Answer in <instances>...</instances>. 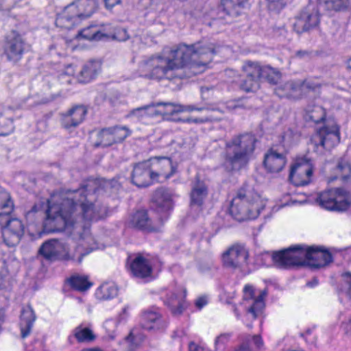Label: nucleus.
Masks as SVG:
<instances>
[{
  "instance_id": "1",
  "label": "nucleus",
  "mask_w": 351,
  "mask_h": 351,
  "mask_svg": "<svg viewBox=\"0 0 351 351\" xmlns=\"http://www.w3.org/2000/svg\"><path fill=\"white\" fill-rule=\"evenodd\" d=\"M219 46L213 43L197 42L187 45L180 44L171 49L165 59L166 69H183L180 77H191L202 73L204 68L213 60V56L219 52Z\"/></svg>"
},
{
  "instance_id": "2",
  "label": "nucleus",
  "mask_w": 351,
  "mask_h": 351,
  "mask_svg": "<svg viewBox=\"0 0 351 351\" xmlns=\"http://www.w3.org/2000/svg\"><path fill=\"white\" fill-rule=\"evenodd\" d=\"M44 210L45 219L43 223L44 230L47 232H62L70 229L79 221L75 212L74 199L70 196L58 199L52 197L47 202L34 204L31 210L27 212L26 217H31L34 213Z\"/></svg>"
},
{
  "instance_id": "3",
  "label": "nucleus",
  "mask_w": 351,
  "mask_h": 351,
  "mask_svg": "<svg viewBox=\"0 0 351 351\" xmlns=\"http://www.w3.org/2000/svg\"><path fill=\"white\" fill-rule=\"evenodd\" d=\"M119 184L116 180L88 179L80 189L69 190L70 196L74 199V206L78 221L84 219L92 221L101 217L102 210L97 208L93 202L95 201L97 194L102 192L111 193L118 190Z\"/></svg>"
},
{
  "instance_id": "4",
  "label": "nucleus",
  "mask_w": 351,
  "mask_h": 351,
  "mask_svg": "<svg viewBox=\"0 0 351 351\" xmlns=\"http://www.w3.org/2000/svg\"><path fill=\"white\" fill-rule=\"evenodd\" d=\"M272 259L280 267L302 266L306 263L313 267L320 268L332 262L331 254L319 247L306 248L295 245L273 253Z\"/></svg>"
},
{
  "instance_id": "5",
  "label": "nucleus",
  "mask_w": 351,
  "mask_h": 351,
  "mask_svg": "<svg viewBox=\"0 0 351 351\" xmlns=\"http://www.w3.org/2000/svg\"><path fill=\"white\" fill-rule=\"evenodd\" d=\"M256 138L250 133L233 137L226 144L223 165L229 171H239L245 167L255 149Z\"/></svg>"
},
{
  "instance_id": "6",
  "label": "nucleus",
  "mask_w": 351,
  "mask_h": 351,
  "mask_svg": "<svg viewBox=\"0 0 351 351\" xmlns=\"http://www.w3.org/2000/svg\"><path fill=\"white\" fill-rule=\"evenodd\" d=\"M14 209L10 193L0 187V228L3 241L9 247L17 245L24 234L21 221L13 215Z\"/></svg>"
},
{
  "instance_id": "7",
  "label": "nucleus",
  "mask_w": 351,
  "mask_h": 351,
  "mask_svg": "<svg viewBox=\"0 0 351 351\" xmlns=\"http://www.w3.org/2000/svg\"><path fill=\"white\" fill-rule=\"evenodd\" d=\"M264 208L260 195L254 189L244 184L232 199L229 208L230 214L239 221L256 219Z\"/></svg>"
},
{
  "instance_id": "8",
  "label": "nucleus",
  "mask_w": 351,
  "mask_h": 351,
  "mask_svg": "<svg viewBox=\"0 0 351 351\" xmlns=\"http://www.w3.org/2000/svg\"><path fill=\"white\" fill-rule=\"evenodd\" d=\"M91 250L84 251L83 247L78 245L72 254L66 251V245L56 239L45 241L39 248L38 253L47 261L58 259L73 261L80 264L84 256L88 254Z\"/></svg>"
},
{
  "instance_id": "9",
  "label": "nucleus",
  "mask_w": 351,
  "mask_h": 351,
  "mask_svg": "<svg viewBox=\"0 0 351 351\" xmlns=\"http://www.w3.org/2000/svg\"><path fill=\"white\" fill-rule=\"evenodd\" d=\"M316 202L326 210L343 211L351 205V194L342 188L328 190L319 193Z\"/></svg>"
},
{
  "instance_id": "10",
  "label": "nucleus",
  "mask_w": 351,
  "mask_h": 351,
  "mask_svg": "<svg viewBox=\"0 0 351 351\" xmlns=\"http://www.w3.org/2000/svg\"><path fill=\"white\" fill-rule=\"evenodd\" d=\"M340 141L339 128L336 124L325 125L317 130L310 140L313 151L322 153L323 149L330 150Z\"/></svg>"
},
{
  "instance_id": "11",
  "label": "nucleus",
  "mask_w": 351,
  "mask_h": 351,
  "mask_svg": "<svg viewBox=\"0 0 351 351\" xmlns=\"http://www.w3.org/2000/svg\"><path fill=\"white\" fill-rule=\"evenodd\" d=\"M247 77L255 78L258 81L265 80L269 84H276L281 79V73L269 65L261 66L257 62L247 61L242 66Z\"/></svg>"
},
{
  "instance_id": "12",
  "label": "nucleus",
  "mask_w": 351,
  "mask_h": 351,
  "mask_svg": "<svg viewBox=\"0 0 351 351\" xmlns=\"http://www.w3.org/2000/svg\"><path fill=\"white\" fill-rule=\"evenodd\" d=\"M28 45L23 36L16 31L9 32L3 45V53L8 61L16 63L23 57Z\"/></svg>"
},
{
  "instance_id": "13",
  "label": "nucleus",
  "mask_w": 351,
  "mask_h": 351,
  "mask_svg": "<svg viewBox=\"0 0 351 351\" xmlns=\"http://www.w3.org/2000/svg\"><path fill=\"white\" fill-rule=\"evenodd\" d=\"M248 258L249 251L244 245L241 243L232 245L221 256L223 266L234 270L246 265Z\"/></svg>"
},
{
  "instance_id": "14",
  "label": "nucleus",
  "mask_w": 351,
  "mask_h": 351,
  "mask_svg": "<svg viewBox=\"0 0 351 351\" xmlns=\"http://www.w3.org/2000/svg\"><path fill=\"white\" fill-rule=\"evenodd\" d=\"M319 23V9L317 5L309 3L301 11L300 14L295 17V21L293 23V29L300 34L314 29Z\"/></svg>"
},
{
  "instance_id": "15",
  "label": "nucleus",
  "mask_w": 351,
  "mask_h": 351,
  "mask_svg": "<svg viewBox=\"0 0 351 351\" xmlns=\"http://www.w3.org/2000/svg\"><path fill=\"white\" fill-rule=\"evenodd\" d=\"M313 174L312 165L306 158H298L292 166L289 178L295 186H304L310 182Z\"/></svg>"
},
{
  "instance_id": "16",
  "label": "nucleus",
  "mask_w": 351,
  "mask_h": 351,
  "mask_svg": "<svg viewBox=\"0 0 351 351\" xmlns=\"http://www.w3.org/2000/svg\"><path fill=\"white\" fill-rule=\"evenodd\" d=\"M152 162L147 160L136 164L132 173V182L138 187H147L152 184L154 171Z\"/></svg>"
},
{
  "instance_id": "17",
  "label": "nucleus",
  "mask_w": 351,
  "mask_h": 351,
  "mask_svg": "<svg viewBox=\"0 0 351 351\" xmlns=\"http://www.w3.org/2000/svg\"><path fill=\"white\" fill-rule=\"evenodd\" d=\"M155 215H158L159 221L162 223L172 208L171 194L169 190L160 188L155 192Z\"/></svg>"
},
{
  "instance_id": "18",
  "label": "nucleus",
  "mask_w": 351,
  "mask_h": 351,
  "mask_svg": "<svg viewBox=\"0 0 351 351\" xmlns=\"http://www.w3.org/2000/svg\"><path fill=\"white\" fill-rule=\"evenodd\" d=\"M87 110L84 106H75L60 114L62 128L69 130L77 127L84 120Z\"/></svg>"
},
{
  "instance_id": "19",
  "label": "nucleus",
  "mask_w": 351,
  "mask_h": 351,
  "mask_svg": "<svg viewBox=\"0 0 351 351\" xmlns=\"http://www.w3.org/2000/svg\"><path fill=\"white\" fill-rule=\"evenodd\" d=\"M186 295V289L180 286L170 295L167 296L165 304L168 306L174 316L181 315L185 309Z\"/></svg>"
},
{
  "instance_id": "20",
  "label": "nucleus",
  "mask_w": 351,
  "mask_h": 351,
  "mask_svg": "<svg viewBox=\"0 0 351 351\" xmlns=\"http://www.w3.org/2000/svg\"><path fill=\"white\" fill-rule=\"evenodd\" d=\"M155 116L161 115L164 119H171L170 116L184 111H202L204 108H197L194 106H176L171 103L160 102L155 104Z\"/></svg>"
},
{
  "instance_id": "21",
  "label": "nucleus",
  "mask_w": 351,
  "mask_h": 351,
  "mask_svg": "<svg viewBox=\"0 0 351 351\" xmlns=\"http://www.w3.org/2000/svg\"><path fill=\"white\" fill-rule=\"evenodd\" d=\"M75 7L68 5L62 12L58 14L56 25L62 29H71L80 24V19L75 12Z\"/></svg>"
},
{
  "instance_id": "22",
  "label": "nucleus",
  "mask_w": 351,
  "mask_h": 351,
  "mask_svg": "<svg viewBox=\"0 0 351 351\" xmlns=\"http://www.w3.org/2000/svg\"><path fill=\"white\" fill-rule=\"evenodd\" d=\"M130 269L133 276L141 279L150 276L152 271L150 262L141 254L131 261Z\"/></svg>"
},
{
  "instance_id": "23",
  "label": "nucleus",
  "mask_w": 351,
  "mask_h": 351,
  "mask_svg": "<svg viewBox=\"0 0 351 351\" xmlns=\"http://www.w3.org/2000/svg\"><path fill=\"white\" fill-rule=\"evenodd\" d=\"M246 3L241 0H221L218 5L220 18H234L239 16Z\"/></svg>"
},
{
  "instance_id": "24",
  "label": "nucleus",
  "mask_w": 351,
  "mask_h": 351,
  "mask_svg": "<svg viewBox=\"0 0 351 351\" xmlns=\"http://www.w3.org/2000/svg\"><path fill=\"white\" fill-rule=\"evenodd\" d=\"M287 162L285 155L278 152L273 148L265 155L263 164L267 171L278 173L280 171Z\"/></svg>"
},
{
  "instance_id": "25",
  "label": "nucleus",
  "mask_w": 351,
  "mask_h": 351,
  "mask_svg": "<svg viewBox=\"0 0 351 351\" xmlns=\"http://www.w3.org/2000/svg\"><path fill=\"white\" fill-rule=\"evenodd\" d=\"M69 5L75 7V12L81 21L90 17L97 8L95 0H75Z\"/></svg>"
},
{
  "instance_id": "26",
  "label": "nucleus",
  "mask_w": 351,
  "mask_h": 351,
  "mask_svg": "<svg viewBox=\"0 0 351 351\" xmlns=\"http://www.w3.org/2000/svg\"><path fill=\"white\" fill-rule=\"evenodd\" d=\"M35 320L36 315L32 306L28 305L23 308L21 311L20 322V328L22 338H25L30 334Z\"/></svg>"
},
{
  "instance_id": "27",
  "label": "nucleus",
  "mask_w": 351,
  "mask_h": 351,
  "mask_svg": "<svg viewBox=\"0 0 351 351\" xmlns=\"http://www.w3.org/2000/svg\"><path fill=\"white\" fill-rule=\"evenodd\" d=\"M101 64L97 60H90L82 67L77 76L81 83H88L94 79L101 70Z\"/></svg>"
},
{
  "instance_id": "28",
  "label": "nucleus",
  "mask_w": 351,
  "mask_h": 351,
  "mask_svg": "<svg viewBox=\"0 0 351 351\" xmlns=\"http://www.w3.org/2000/svg\"><path fill=\"white\" fill-rule=\"evenodd\" d=\"M275 93L281 98L298 99L300 98V85L294 82H287L276 87Z\"/></svg>"
},
{
  "instance_id": "29",
  "label": "nucleus",
  "mask_w": 351,
  "mask_h": 351,
  "mask_svg": "<svg viewBox=\"0 0 351 351\" xmlns=\"http://www.w3.org/2000/svg\"><path fill=\"white\" fill-rule=\"evenodd\" d=\"M151 220L148 217L147 210H141L134 213L130 220V224L137 229L144 231H152Z\"/></svg>"
},
{
  "instance_id": "30",
  "label": "nucleus",
  "mask_w": 351,
  "mask_h": 351,
  "mask_svg": "<svg viewBox=\"0 0 351 351\" xmlns=\"http://www.w3.org/2000/svg\"><path fill=\"white\" fill-rule=\"evenodd\" d=\"M207 194L208 189L206 184L203 182L197 180L192 188L191 193V204L198 206H202Z\"/></svg>"
},
{
  "instance_id": "31",
  "label": "nucleus",
  "mask_w": 351,
  "mask_h": 351,
  "mask_svg": "<svg viewBox=\"0 0 351 351\" xmlns=\"http://www.w3.org/2000/svg\"><path fill=\"white\" fill-rule=\"evenodd\" d=\"M73 335L79 343L92 342L96 339L90 326H84L82 324L73 329Z\"/></svg>"
},
{
  "instance_id": "32",
  "label": "nucleus",
  "mask_w": 351,
  "mask_h": 351,
  "mask_svg": "<svg viewBox=\"0 0 351 351\" xmlns=\"http://www.w3.org/2000/svg\"><path fill=\"white\" fill-rule=\"evenodd\" d=\"M326 113L324 109L320 106H308L306 109L304 119L306 121L318 123L324 120Z\"/></svg>"
},
{
  "instance_id": "33",
  "label": "nucleus",
  "mask_w": 351,
  "mask_h": 351,
  "mask_svg": "<svg viewBox=\"0 0 351 351\" xmlns=\"http://www.w3.org/2000/svg\"><path fill=\"white\" fill-rule=\"evenodd\" d=\"M107 36L106 34L101 33L96 25H90L81 29L77 34L78 38L88 40H99Z\"/></svg>"
},
{
  "instance_id": "34",
  "label": "nucleus",
  "mask_w": 351,
  "mask_h": 351,
  "mask_svg": "<svg viewBox=\"0 0 351 351\" xmlns=\"http://www.w3.org/2000/svg\"><path fill=\"white\" fill-rule=\"evenodd\" d=\"M155 161L157 164L162 165V171L158 173L155 172V180L160 176H163L165 180L169 178L173 174V166L170 158L155 156Z\"/></svg>"
},
{
  "instance_id": "35",
  "label": "nucleus",
  "mask_w": 351,
  "mask_h": 351,
  "mask_svg": "<svg viewBox=\"0 0 351 351\" xmlns=\"http://www.w3.org/2000/svg\"><path fill=\"white\" fill-rule=\"evenodd\" d=\"M114 144L111 130L110 128H103L97 134V139L95 141L94 146L98 147H108Z\"/></svg>"
},
{
  "instance_id": "36",
  "label": "nucleus",
  "mask_w": 351,
  "mask_h": 351,
  "mask_svg": "<svg viewBox=\"0 0 351 351\" xmlns=\"http://www.w3.org/2000/svg\"><path fill=\"white\" fill-rule=\"evenodd\" d=\"M337 175L334 179L340 178L343 180H348L351 176V166L348 160L340 158L335 168Z\"/></svg>"
},
{
  "instance_id": "37",
  "label": "nucleus",
  "mask_w": 351,
  "mask_h": 351,
  "mask_svg": "<svg viewBox=\"0 0 351 351\" xmlns=\"http://www.w3.org/2000/svg\"><path fill=\"white\" fill-rule=\"evenodd\" d=\"M69 282L73 289L80 291H86L92 285V284L88 281L87 277L84 276H73L70 278Z\"/></svg>"
},
{
  "instance_id": "38",
  "label": "nucleus",
  "mask_w": 351,
  "mask_h": 351,
  "mask_svg": "<svg viewBox=\"0 0 351 351\" xmlns=\"http://www.w3.org/2000/svg\"><path fill=\"white\" fill-rule=\"evenodd\" d=\"M328 10L339 11L351 5V0H324Z\"/></svg>"
},
{
  "instance_id": "39",
  "label": "nucleus",
  "mask_w": 351,
  "mask_h": 351,
  "mask_svg": "<svg viewBox=\"0 0 351 351\" xmlns=\"http://www.w3.org/2000/svg\"><path fill=\"white\" fill-rule=\"evenodd\" d=\"M341 285L339 291L345 293L349 298L351 294V272L346 271L341 275Z\"/></svg>"
},
{
  "instance_id": "40",
  "label": "nucleus",
  "mask_w": 351,
  "mask_h": 351,
  "mask_svg": "<svg viewBox=\"0 0 351 351\" xmlns=\"http://www.w3.org/2000/svg\"><path fill=\"white\" fill-rule=\"evenodd\" d=\"M154 114V105L153 104L139 107L132 110L130 114L134 116L138 119H143L147 117H151Z\"/></svg>"
},
{
  "instance_id": "41",
  "label": "nucleus",
  "mask_w": 351,
  "mask_h": 351,
  "mask_svg": "<svg viewBox=\"0 0 351 351\" xmlns=\"http://www.w3.org/2000/svg\"><path fill=\"white\" fill-rule=\"evenodd\" d=\"M110 128L114 143L123 141L129 135V131L125 127L115 126Z\"/></svg>"
},
{
  "instance_id": "42",
  "label": "nucleus",
  "mask_w": 351,
  "mask_h": 351,
  "mask_svg": "<svg viewBox=\"0 0 351 351\" xmlns=\"http://www.w3.org/2000/svg\"><path fill=\"white\" fill-rule=\"evenodd\" d=\"M240 86L245 92H254L259 88L260 81L245 75V78L241 82Z\"/></svg>"
},
{
  "instance_id": "43",
  "label": "nucleus",
  "mask_w": 351,
  "mask_h": 351,
  "mask_svg": "<svg viewBox=\"0 0 351 351\" xmlns=\"http://www.w3.org/2000/svg\"><path fill=\"white\" fill-rule=\"evenodd\" d=\"M143 328L148 331L154 328V312L152 310L145 311L143 313L141 321Z\"/></svg>"
},
{
  "instance_id": "44",
  "label": "nucleus",
  "mask_w": 351,
  "mask_h": 351,
  "mask_svg": "<svg viewBox=\"0 0 351 351\" xmlns=\"http://www.w3.org/2000/svg\"><path fill=\"white\" fill-rule=\"evenodd\" d=\"M139 71L145 76L152 77L154 71V61L152 56L141 61L139 65Z\"/></svg>"
},
{
  "instance_id": "45",
  "label": "nucleus",
  "mask_w": 351,
  "mask_h": 351,
  "mask_svg": "<svg viewBox=\"0 0 351 351\" xmlns=\"http://www.w3.org/2000/svg\"><path fill=\"white\" fill-rule=\"evenodd\" d=\"M14 128L13 121L1 114L0 116V136L8 134Z\"/></svg>"
},
{
  "instance_id": "46",
  "label": "nucleus",
  "mask_w": 351,
  "mask_h": 351,
  "mask_svg": "<svg viewBox=\"0 0 351 351\" xmlns=\"http://www.w3.org/2000/svg\"><path fill=\"white\" fill-rule=\"evenodd\" d=\"M264 306L263 295H259L255 299L252 306L248 309V312L252 314L254 319L258 317V313Z\"/></svg>"
},
{
  "instance_id": "47",
  "label": "nucleus",
  "mask_w": 351,
  "mask_h": 351,
  "mask_svg": "<svg viewBox=\"0 0 351 351\" xmlns=\"http://www.w3.org/2000/svg\"><path fill=\"white\" fill-rule=\"evenodd\" d=\"M99 289L104 293L103 298L104 299H110L116 296L118 293L117 288L113 285H102Z\"/></svg>"
},
{
  "instance_id": "48",
  "label": "nucleus",
  "mask_w": 351,
  "mask_h": 351,
  "mask_svg": "<svg viewBox=\"0 0 351 351\" xmlns=\"http://www.w3.org/2000/svg\"><path fill=\"white\" fill-rule=\"evenodd\" d=\"M241 344L234 351H253L250 348L251 335H245L241 337Z\"/></svg>"
},
{
  "instance_id": "49",
  "label": "nucleus",
  "mask_w": 351,
  "mask_h": 351,
  "mask_svg": "<svg viewBox=\"0 0 351 351\" xmlns=\"http://www.w3.org/2000/svg\"><path fill=\"white\" fill-rule=\"evenodd\" d=\"M230 336V333H223L219 335L215 341V351L224 346L229 341Z\"/></svg>"
},
{
  "instance_id": "50",
  "label": "nucleus",
  "mask_w": 351,
  "mask_h": 351,
  "mask_svg": "<svg viewBox=\"0 0 351 351\" xmlns=\"http://www.w3.org/2000/svg\"><path fill=\"white\" fill-rule=\"evenodd\" d=\"M167 326V322L165 319L162 318L160 314L155 311V328L162 330Z\"/></svg>"
},
{
  "instance_id": "51",
  "label": "nucleus",
  "mask_w": 351,
  "mask_h": 351,
  "mask_svg": "<svg viewBox=\"0 0 351 351\" xmlns=\"http://www.w3.org/2000/svg\"><path fill=\"white\" fill-rule=\"evenodd\" d=\"M128 38V32L126 29L123 28L118 29L113 35V38L119 41H125Z\"/></svg>"
},
{
  "instance_id": "52",
  "label": "nucleus",
  "mask_w": 351,
  "mask_h": 351,
  "mask_svg": "<svg viewBox=\"0 0 351 351\" xmlns=\"http://www.w3.org/2000/svg\"><path fill=\"white\" fill-rule=\"evenodd\" d=\"M295 57L304 60H308L312 57V51L308 50H299L295 52Z\"/></svg>"
},
{
  "instance_id": "53",
  "label": "nucleus",
  "mask_w": 351,
  "mask_h": 351,
  "mask_svg": "<svg viewBox=\"0 0 351 351\" xmlns=\"http://www.w3.org/2000/svg\"><path fill=\"white\" fill-rule=\"evenodd\" d=\"M270 9L280 10L284 7L282 0H267Z\"/></svg>"
},
{
  "instance_id": "54",
  "label": "nucleus",
  "mask_w": 351,
  "mask_h": 351,
  "mask_svg": "<svg viewBox=\"0 0 351 351\" xmlns=\"http://www.w3.org/2000/svg\"><path fill=\"white\" fill-rule=\"evenodd\" d=\"M207 304V300L205 297L198 298L195 302V306L198 309L202 308Z\"/></svg>"
},
{
  "instance_id": "55",
  "label": "nucleus",
  "mask_w": 351,
  "mask_h": 351,
  "mask_svg": "<svg viewBox=\"0 0 351 351\" xmlns=\"http://www.w3.org/2000/svg\"><path fill=\"white\" fill-rule=\"evenodd\" d=\"M252 340L251 342L253 341L254 345L258 348H260L263 346V341L260 336L258 335H254L251 336Z\"/></svg>"
},
{
  "instance_id": "56",
  "label": "nucleus",
  "mask_w": 351,
  "mask_h": 351,
  "mask_svg": "<svg viewBox=\"0 0 351 351\" xmlns=\"http://www.w3.org/2000/svg\"><path fill=\"white\" fill-rule=\"evenodd\" d=\"M189 351H203V348L195 343L193 341H191L189 344Z\"/></svg>"
},
{
  "instance_id": "57",
  "label": "nucleus",
  "mask_w": 351,
  "mask_h": 351,
  "mask_svg": "<svg viewBox=\"0 0 351 351\" xmlns=\"http://www.w3.org/2000/svg\"><path fill=\"white\" fill-rule=\"evenodd\" d=\"M106 6L108 8H112L114 5L119 4L121 2V0H104Z\"/></svg>"
},
{
  "instance_id": "58",
  "label": "nucleus",
  "mask_w": 351,
  "mask_h": 351,
  "mask_svg": "<svg viewBox=\"0 0 351 351\" xmlns=\"http://www.w3.org/2000/svg\"><path fill=\"white\" fill-rule=\"evenodd\" d=\"M245 293L247 295H249V297L251 298L254 296V289L253 287L251 285H247L245 286L243 289Z\"/></svg>"
},
{
  "instance_id": "59",
  "label": "nucleus",
  "mask_w": 351,
  "mask_h": 351,
  "mask_svg": "<svg viewBox=\"0 0 351 351\" xmlns=\"http://www.w3.org/2000/svg\"><path fill=\"white\" fill-rule=\"evenodd\" d=\"M300 90L302 89H304V88L312 89V90H314L315 88V85H314L313 84H311L310 82H304L302 84H300Z\"/></svg>"
},
{
  "instance_id": "60",
  "label": "nucleus",
  "mask_w": 351,
  "mask_h": 351,
  "mask_svg": "<svg viewBox=\"0 0 351 351\" xmlns=\"http://www.w3.org/2000/svg\"><path fill=\"white\" fill-rule=\"evenodd\" d=\"M319 283L318 279L316 277H314L311 281H308L306 283V286L309 287H313L317 285Z\"/></svg>"
},
{
  "instance_id": "61",
  "label": "nucleus",
  "mask_w": 351,
  "mask_h": 351,
  "mask_svg": "<svg viewBox=\"0 0 351 351\" xmlns=\"http://www.w3.org/2000/svg\"><path fill=\"white\" fill-rule=\"evenodd\" d=\"M172 119L176 121H182V122H186V123H191V122H193V119L191 118V117H188V118H186L185 119H181L180 118H178V119L175 118V119Z\"/></svg>"
},
{
  "instance_id": "62",
  "label": "nucleus",
  "mask_w": 351,
  "mask_h": 351,
  "mask_svg": "<svg viewBox=\"0 0 351 351\" xmlns=\"http://www.w3.org/2000/svg\"><path fill=\"white\" fill-rule=\"evenodd\" d=\"M291 130H288L287 131L285 134L283 135L282 136V138H283V141H286V138L287 136H289L291 134Z\"/></svg>"
},
{
  "instance_id": "63",
  "label": "nucleus",
  "mask_w": 351,
  "mask_h": 351,
  "mask_svg": "<svg viewBox=\"0 0 351 351\" xmlns=\"http://www.w3.org/2000/svg\"><path fill=\"white\" fill-rule=\"evenodd\" d=\"M66 73L68 74V75H73V71L72 67L71 66H69L67 68Z\"/></svg>"
},
{
  "instance_id": "64",
  "label": "nucleus",
  "mask_w": 351,
  "mask_h": 351,
  "mask_svg": "<svg viewBox=\"0 0 351 351\" xmlns=\"http://www.w3.org/2000/svg\"><path fill=\"white\" fill-rule=\"evenodd\" d=\"M193 122L195 123H203L204 121L202 119L195 118L193 119Z\"/></svg>"
}]
</instances>
